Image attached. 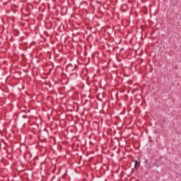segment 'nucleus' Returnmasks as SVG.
Returning <instances> with one entry per match:
<instances>
[{
  "label": "nucleus",
  "instance_id": "f257e3e1",
  "mask_svg": "<svg viewBox=\"0 0 181 181\" xmlns=\"http://www.w3.org/2000/svg\"><path fill=\"white\" fill-rule=\"evenodd\" d=\"M134 163H135L134 164L135 169H138V168H139V162H138V160H135Z\"/></svg>",
  "mask_w": 181,
  "mask_h": 181
}]
</instances>
